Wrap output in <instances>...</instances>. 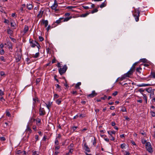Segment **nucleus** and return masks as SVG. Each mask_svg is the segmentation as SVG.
Here are the masks:
<instances>
[{
  "label": "nucleus",
  "mask_w": 155,
  "mask_h": 155,
  "mask_svg": "<svg viewBox=\"0 0 155 155\" xmlns=\"http://www.w3.org/2000/svg\"><path fill=\"white\" fill-rule=\"evenodd\" d=\"M71 18V17H67L66 18H60L59 19L57 20L52 25L51 27L48 25L46 29H50V28H53L56 26L58 25L62 22L67 21Z\"/></svg>",
  "instance_id": "nucleus-1"
},
{
  "label": "nucleus",
  "mask_w": 155,
  "mask_h": 155,
  "mask_svg": "<svg viewBox=\"0 0 155 155\" xmlns=\"http://www.w3.org/2000/svg\"><path fill=\"white\" fill-rule=\"evenodd\" d=\"M140 14V11L139 10V8L135 9L134 12H133V15L136 21H138L139 20Z\"/></svg>",
  "instance_id": "nucleus-2"
},
{
  "label": "nucleus",
  "mask_w": 155,
  "mask_h": 155,
  "mask_svg": "<svg viewBox=\"0 0 155 155\" xmlns=\"http://www.w3.org/2000/svg\"><path fill=\"white\" fill-rule=\"evenodd\" d=\"M67 69L68 67L66 65H65L62 68H60L59 69V72L61 75H62L66 72Z\"/></svg>",
  "instance_id": "nucleus-3"
},
{
  "label": "nucleus",
  "mask_w": 155,
  "mask_h": 155,
  "mask_svg": "<svg viewBox=\"0 0 155 155\" xmlns=\"http://www.w3.org/2000/svg\"><path fill=\"white\" fill-rule=\"evenodd\" d=\"M132 74L128 71L127 73L124 74L120 78V80L122 81L126 77H129Z\"/></svg>",
  "instance_id": "nucleus-4"
},
{
  "label": "nucleus",
  "mask_w": 155,
  "mask_h": 155,
  "mask_svg": "<svg viewBox=\"0 0 155 155\" xmlns=\"http://www.w3.org/2000/svg\"><path fill=\"white\" fill-rule=\"evenodd\" d=\"M97 94L95 92V91H92L91 93L87 95V97L90 98H92L96 96Z\"/></svg>",
  "instance_id": "nucleus-5"
},
{
  "label": "nucleus",
  "mask_w": 155,
  "mask_h": 155,
  "mask_svg": "<svg viewBox=\"0 0 155 155\" xmlns=\"http://www.w3.org/2000/svg\"><path fill=\"white\" fill-rule=\"evenodd\" d=\"M39 115L40 116H44L45 114V111L43 108H41V104H40V108L39 110Z\"/></svg>",
  "instance_id": "nucleus-6"
},
{
  "label": "nucleus",
  "mask_w": 155,
  "mask_h": 155,
  "mask_svg": "<svg viewBox=\"0 0 155 155\" xmlns=\"http://www.w3.org/2000/svg\"><path fill=\"white\" fill-rule=\"evenodd\" d=\"M25 131L28 133V135H30L32 132V130L29 127V124H27V128Z\"/></svg>",
  "instance_id": "nucleus-7"
},
{
  "label": "nucleus",
  "mask_w": 155,
  "mask_h": 155,
  "mask_svg": "<svg viewBox=\"0 0 155 155\" xmlns=\"http://www.w3.org/2000/svg\"><path fill=\"white\" fill-rule=\"evenodd\" d=\"M58 6L57 2L56 0H54V4L51 7L52 9H55Z\"/></svg>",
  "instance_id": "nucleus-8"
},
{
  "label": "nucleus",
  "mask_w": 155,
  "mask_h": 155,
  "mask_svg": "<svg viewBox=\"0 0 155 155\" xmlns=\"http://www.w3.org/2000/svg\"><path fill=\"white\" fill-rule=\"evenodd\" d=\"M33 106H34V107L35 106L36 104V102H37L38 103L40 102V101L38 100V98L35 97V98H33Z\"/></svg>",
  "instance_id": "nucleus-9"
},
{
  "label": "nucleus",
  "mask_w": 155,
  "mask_h": 155,
  "mask_svg": "<svg viewBox=\"0 0 155 155\" xmlns=\"http://www.w3.org/2000/svg\"><path fill=\"white\" fill-rule=\"evenodd\" d=\"M135 66L133 64L130 70L128 71L132 74L135 71Z\"/></svg>",
  "instance_id": "nucleus-10"
},
{
  "label": "nucleus",
  "mask_w": 155,
  "mask_h": 155,
  "mask_svg": "<svg viewBox=\"0 0 155 155\" xmlns=\"http://www.w3.org/2000/svg\"><path fill=\"white\" fill-rule=\"evenodd\" d=\"M84 150L85 151H87L88 152H90L91 151L90 150L89 148L88 147V146L87 145L86 143H85L84 145Z\"/></svg>",
  "instance_id": "nucleus-11"
},
{
  "label": "nucleus",
  "mask_w": 155,
  "mask_h": 155,
  "mask_svg": "<svg viewBox=\"0 0 155 155\" xmlns=\"http://www.w3.org/2000/svg\"><path fill=\"white\" fill-rule=\"evenodd\" d=\"M45 104L46 105V107L49 110H50V108L51 107L52 104V102H51L50 101H49L48 104H46L45 103Z\"/></svg>",
  "instance_id": "nucleus-12"
},
{
  "label": "nucleus",
  "mask_w": 155,
  "mask_h": 155,
  "mask_svg": "<svg viewBox=\"0 0 155 155\" xmlns=\"http://www.w3.org/2000/svg\"><path fill=\"white\" fill-rule=\"evenodd\" d=\"M43 13L44 11L41 10L39 12V14L38 15L37 17L39 18H41L42 17Z\"/></svg>",
  "instance_id": "nucleus-13"
},
{
  "label": "nucleus",
  "mask_w": 155,
  "mask_h": 155,
  "mask_svg": "<svg viewBox=\"0 0 155 155\" xmlns=\"http://www.w3.org/2000/svg\"><path fill=\"white\" fill-rule=\"evenodd\" d=\"M146 148L147 150L149 152L151 153L153 152V150L151 146L148 147H146Z\"/></svg>",
  "instance_id": "nucleus-14"
},
{
  "label": "nucleus",
  "mask_w": 155,
  "mask_h": 155,
  "mask_svg": "<svg viewBox=\"0 0 155 155\" xmlns=\"http://www.w3.org/2000/svg\"><path fill=\"white\" fill-rule=\"evenodd\" d=\"M107 4V2H106V0L105 1L103 2L100 5V7L101 8H103L106 6Z\"/></svg>",
  "instance_id": "nucleus-15"
},
{
  "label": "nucleus",
  "mask_w": 155,
  "mask_h": 155,
  "mask_svg": "<svg viewBox=\"0 0 155 155\" xmlns=\"http://www.w3.org/2000/svg\"><path fill=\"white\" fill-rule=\"evenodd\" d=\"M43 25H44L45 27H46L48 24V21L47 20H44L42 21Z\"/></svg>",
  "instance_id": "nucleus-16"
},
{
  "label": "nucleus",
  "mask_w": 155,
  "mask_h": 155,
  "mask_svg": "<svg viewBox=\"0 0 155 155\" xmlns=\"http://www.w3.org/2000/svg\"><path fill=\"white\" fill-rule=\"evenodd\" d=\"M142 68L140 67H139L137 68L136 69V72H137L139 73V74H140L141 73V72L140 71V70H141Z\"/></svg>",
  "instance_id": "nucleus-17"
},
{
  "label": "nucleus",
  "mask_w": 155,
  "mask_h": 155,
  "mask_svg": "<svg viewBox=\"0 0 155 155\" xmlns=\"http://www.w3.org/2000/svg\"><path fill=\"white\" fill-rule=\"evenodd\" d=\"M35 119L34 118H31V120L27 124H29V127H30L32 125V123L33 122L35 121Z\"/></svg>",
  "instance_id": "nucleus-18"
},
{
  "label": "nucleus",
  "mask_w": 155,
  "mask_h": 155,
  "mask_svg": "<svg viewBox=\"0 0 155 155\" xmlns=\"http://www.w3.org/2000/svg\"><path fill=\"white\" fill-rule=\"evenodd\" d=\"M90 13V12H87L86 13L84 14H82L80 16L81 17H85L87 16Z\"/></svg>",
  "instance_id": "nucleus-19"
},
{
  "label": "nucleus",
  "mask_w": 155,
  "mask_h": 155,
  "mask_svg": "<svg viewBox=\"0 0 155 155\" xmlns=\"http://www.w3.org/2000/svg\"><path fill=\"white\" fill-rule=\"evenodd\" d=\"M27 7L29 10H31L33 8V6L31 4H29V5L27 4Z\"/></svg>",
  "instance_id": "nucleus-20"
},
{
  "label": "nucleus",
  "mask_w": 155,
  "mask_h": 155,
  "mask_svg": "<svg viewBox=\"0 0 155 155\" xmlns=\"http://www.w3.org/2000/svg\"><path fill=\"white\" fill-rule=\"evenodd\" d=\"M16 59L17 62L20 61L21 59V57L20 56L16 55L15 57Z\"/></svg>",
  "instance_id": "nucleus-21"
},
{
  "label": "nucleus",
  "mask_w": 155,
  "mask_h": 155,
  "mask_svg": "<svg viewBox=\"0 0 155 155\" xmlns=\"http://www.w3.org/2000/svg\"><path fill=\"white\" fill-rule=\"evenodd\" d=\"M81 84V83L80 82H78L75 85V87L76 88L79 89L80 87L79 86Z\"/></svg>",
  "instance_id": "nucleus-22"
},
{
  "label": "nucleus",
  "mask_w": 155,
  "mask_h": 155,
  "mask_svg": "<svg viewBox=\"0 0 155 155\" xmlns=\"http://www.w3.org/2000/svg\"><path fill=\"white\" fill-rule=\"evenodd\" d=\"M28 30H21V34H22L24 35L28 31Z\"/></svg>",
  "instance_id": "nucleus-23"
},
{
  "label": "nucleus",
  "mask_w": 155,
  "mask_h": 155,
  "mask_svg": "<svg viewBox=\"0 0 155 155\" xmlns=\"http://www.w3.org/2000/svg\"><path fill=\"white\" fill-rule=\"evenodd\" d=\"M7 32L8 34H9L11 35H12L13 33V31L12 30H7Z\"/></svg>",
  "instance_id": "nucleus-24"
},
{
  "label": "nucleus",
  "mask_w": 155,
  "mask_h": 155,
  "mask_svg": "<svg viewBox=\"0 0 155 155\" xmlns=\"http://www.w3.org/2000/svg\"><path fill=\"white\" fill-rule=\"evenodd\" d=\"M56 87L57 88H58L59 89V90H58V91L59 92H60L61 91V86H60L59 84H57L56 85Z\"/></svg>",
  "instance_id": "nucleus-25"
},
{
  "label": "nucleus",
  "mask_w": 155,
  "mask_h": 155,
  "mask_svg": "<svg viewBox=\"0 0 155 155\" xmlns=\"http://www.w3.org/2000/svg\"><path fill=\"white\" fill-rule=\"evenodd\" d=\"M108 134L110 135H112V134H115V132L114 130H112L111 131H108Z\"/></svg>",
  "instance_id": "nucleus-26"
},
{
  "label": "nucleus",
  "mask_w": 155,
  "mask_h": 155,
  "mask_svg": "<svg viewBox=\"0 0 155 155\" xmlns=\"http://www.w3.org/2000/svg\"><path fill=\"white\" fill-rule=\"evenodd\" d=\"M61 99H59L56 100V102L58 105H59L61 104Z\"/></svg>",
  "instance_id": "nucleus-27"
},
{
  "label": "nucleus",
  "mask_w": 155,
  "mask_h": 155,
  "mask_svg": "<svg viewBox=\"0 0 155 155\" xmlns=\"http://www.w3.org/2000/svg\"><path fill=\"white\" fill-rule=\"evenodd\" d=\"M29 42L31 44L33 43H36V44H38V42H37L35 41H34L33 40H31V39H30Z\"/></svg>",
  "instance_id": "nucleus-28"
},
{
  "label": "nucleus",
  "mask_w": 155,
  "mask_h": 155,
  "mask_svg": "<svg viewBox=\"0 0 155 155\" xmlns=\"http://www.w3.org/2000/svg\"><path fill=\"white\" fill-rule=\"evenodd\" d=\"M143 99L145 100L146 103L147 104V97L145 94H143Z\"/></svg>",
  "instance_id": "nucleus-29"
},
{
  "label": "nucleus",
  "mask_w": 155,
  "mask_h": 155,
  "mask_svg": "<svg viewBox=\"0 0 155 155\" xmlns=\"http://www.w3.org/2000/svg\"><path fill=\"white\" fill-rule=\"evenodd\" d=\"M140 61L141 62H142L143 63H145L147 62V60L146 58H143L140 59Z\"/></svg>",
  "instance_id": "nucleus-30"
},
{
  "label": "nucleus",
  "mask_w": 155,
  "mask_h": 155,
  "mask_svg": "<svg viewBox=\"0 0 155 155\" xmlns=\"http://www.w3.org/2000/svg\"><path fill=\"white\" fill-rule=\"evenodd\" d=\"M98 11V10L97 8H95L93 10H92L91 12H90V13H91L92 14H93V13H94L96 12H97Z\"/></svg>",
  "instance_id": "nucleus-31"
},
{
  "label": "nucleus",
  "mask_w": 155,
  "mask_h": 155,
  "mask_svg": "<svg viewBox=\"0 0 155 155\" xmlns=\"http://www.w3.org/2000/svg\"><path fill=\"white\" fill-rule=\"evenodd\" d=\"M4 22L5 23L9 24L10 23V21L8 20L5 18L4 19Z\"/></svg>",
  "instance_id": "nucleus-32"
},
{
  "label": "nucleus",
  "mask_w": 155,
  "mask_h": 155,
  "mask_svg": "<svg viewBox=\"0 0 155 155\" xmlns=\"http://www.w3.org/2000/svg\"><path fill=\"white\" fill-rule=\"evenodd\" d=\"M145 146L147 147H148L151 146V144L149 142H147L145 144Z\"/></svg>",
  "instance_id": "nucleus-33"
},
{
  "label": "nucleus",
  "mask_w": 155,
  "mask_h": 155,
  "mask_svg": "<svg viewBox=\"0 0 155 155\" xmlns=\"http://www.w3.org/2000/svg\"><path fill=\"white\" fill-rule=\"evenodd\" d=\"M0 140L1 141H4L6 140V138L4 137H0Z\"/></svg>",
  "instance_id": "nucleus-34"
},
{
  "label": "nucleus",
  "mask_w": 155,
  "mask_h": 155,
  "mask_svg": "<svg viewBox=\"0 0 155 155\" xmlns=\"http://www.w3.org/2000/svg\"><path fill=\"white\" fill-rule=\"evenodd\" d=\"M146 91L148 93L151 92L152 91V88L150 87L146 90Z\"/></svg>",
  "instance_id": "nucleus-35"
},
{
  "label": "nucleus",
  "mask_w": 155,
  "mask_h": 155,
  "mask_svg": "<svg viewBox=\"0 0 155 155\" xmlns=\"http://www.w3.org/2000/svg\"><path fill=\"white\" fill-rule=\"evenodd\" d=\"M6 115L8 117H10L11 116V115L10 113L8 111H6Z\"/></svg>",
  "instance_id": "nucleus-36"
},
{
  "label": "nucleus",
  "mask_w": 155,
  "mask_h": 155,
  "mask_svg": "<svg viewBox=\"0 0 155 155\" xmlns=\"http://www.w3.org/2000/svg\"><path fill=\"white\" fill-rule=\"evenodd\" d=\"M39 52L35 54V55L33 56V57L34 58H37L38 57L39 55Z\"/></svg>",
  "instance_id": "nucleus-37"
},
{
  "label": "nucleus",
  "mask_w": 155,
  "mask_h": 155,
  "mask_svg": "<svg viewBox=\"0 0 155 155\" xmlns=\"http://www.w3.org/2000/svg\"><path fill=\"white\" fill-rule=\"evenodd\" d=\"M41 78H37L36 79V83L37 84H38V83H39L40 81H41Z\"/></svg>",
  "instance_id": "nucleus-38"
},
{
  "label": "nucleus",
  "mask_w": 155,
  "mask_h": 155,
  "mask_svg": "<svg viewBox=\"0 0 155 155\" xmlns=\"http://www.w3.org/2000/svg\"><path fill=\"white\" fill-rule=\"evenodd\" d=\"M96 139L95 138H94V139L93 140V144L94 146H95L96 144Z\"/></svg>",
  "instance_id": "nucleus-39"
},
{
  "label": "nucleus",
  "mask_w": 155,
  "mask_h": 155,
  "mask_svg": "<svg viewBox=\"0 0 155 155\" xmlns=\"http://www.w3.org/2000/svg\"><path fill=\"white\" fill-rule=\"evenodd\" d=\"M137 86L139 87H145L144 84H137Z\"/></svg>",
  "instance_id": "nucleus-40"
},
{
  "label": "nucleus",
  "mask_w": 155,
  "mask_h": 155,
  "mask_svg": "<svg viewBox=\"0 0 155 155\" xmlns=\"http://www.w3.org/2000/svg\"><path fill=\"white\" fill-rule=\"evenodd\" d=\"M5 53V51L3 49L0 50V54L1 55H2L4 54Z\"/></svg>",
  "instance_id": "nucleus-41"
},
{
  "label": "nucleus",
  "mask_w": 155,
  "mask_h": 155,
  "mask_svg": "<svg viewBox=\"0 0 155 155\" xmlns=\"http://www.w3.org/2000/svg\"><path fill=\"white\" fill-rule=\"evenodd\" d=\"M0 59H1V60H2L3 61L5 62V59L4 58V57L3 56H2L0 57Z\"/></svg>",
  "instance_id": "nucleus-42"
},
{
  "label": "nucleus",
  "mask_w": 155,
  "mask_h": 155,
  "mask_svg": "<svg viewBox=\"0 0 155 155\" xmlns=\"http://www.w3.org/2000/svg\"><path fill=\"white\" fill-rule=\"evenodd\" d=\"M11 25L12 27H15V26L16 25V24L15 23V22L13 23L12 22H11Z\"/></svg>",
  "instance_id": "nucleus-43"
},
{
  "label": "nucleus",
  "mask_w": 155,
  "mask_h": 155,
  "mask_svg": "<svg viewBox=\"0 0 155 155\" xmlns=\"http://www.w3.org/2000/svg\"><path fill=\"white\" fill-rule=\"evenodd\" d=\"M109 138L111 140H114V138L112 135H110Z\"/></svg>",
  "instance_id": "nucleus-44"
},
{
  "label": "nucleus",
  "mask_w": 155,
  "mask_h": 155,
  "mask_svg": "<svg viewBox=\"0 0 155 155\" xmlns=\"http://www.w3.org/2000/svg\"><path fill=\"white\" fill-rule=\"evenodd\" d=\"M71 93L73 94L76 95L77 94V93L76 91H73L71 92Z\"/></svg>",
  "instance_id": "nucleus-45"
},
{
  "label": "nucleus",
  "mask_w": 155,
  "mask_h": 155,
  "mask_svg": "<svg viewBox=\"0 0 155 155\" xmlns=\"http://www.w3.org/2000/svg\"><path fill=\"white\" fill-rule=\"evenodd\" d=\"M36 43H33L31 44V46L32 47H35L36 45Z\"/></svg>",
  "instance_id": "nucleus-46"
},
{
  "label": "nucleus",
  "mask_w": 155,
  "mask_h": 155,
  "mask_svg": "<svg viewBox=\"0 0 155 155\" xmlns=\"http://www.w3.org/2000/svg\"><path fill=\"white\" fill-rule=\"evenodd\" d=\"M121 111L123 112H127V110L126 108L125 107H123Z\"/></svg>",
  "instance_id": "nucleus-47"
},
{
  "label": "nucleus",
  "mask_w": 155,
  "mask_h": 155,
  "mask_svg": "<svg viewBox=\"0 0 155 155\" xmlns=\"http://www.w3.org/2000/svg\"><path fill=\"white\" fill-rule=\"evenodd\" d=\"M117 93L118 92L117 91H115L112 94V95L114 96H115L116 95H117Z\"/></svg>",
  "instance_id": "nucleus-48"
},
{
  "label": "nucleus",
  "mask_w": 155,
  "mask_h": 155,
  "mask_svg": "<svg viewBox=\"0 0 155 155\" xmlns=\"http://www.w3.org/2000/svg\"><path fill=\"white\" fill-rule=\"evenodd\" d=\"M55 144L56 145H58V141L57 138H56L55 140Z\"/></svg>",
  "instance_id": "nucleus-49"
},
{
  "label": "nucleus",
  "mask_w": 155,
  "mask_h": 155,
  "mask_svg": "<svg viewBox=\"0 0 155 155\" xmlns=\"http://www.w3.org/2000/svg\"><path fill=\"white\" fill-rule=\"evenodd\" d=\"M125 143H123L121 145V147L122 149H124L125 148Z\"/></svg>",
  "instance_id": "nucleus-50"
},
{
  "label": "nucleus",
  "mask_w": 155,
  "mask_h": 155,
  "mask_svg": "<svg viewBox=\"0 0 155 155\" xmlns=\"http://www.w3.org/2000/svg\"><path fill=\"white\" fill-rule=\"evenodd\" d=\"M75 7V6H68L67 7V8L69 9H72L73 8H74Z\"/></svg>",
  "instance_id": "nucleus-51"
},
{
  "label": "nucleus",
  "mask_w": 155,
  "mask_h": 155,
  "mask_svg": "<svg viewBox=\"0 0 155 155\" xmlns=\"http://www.w3.org/2000/svg\"><path fill=\"white\" fill-rule=\"evenodd\" d=\"M107 96L105 95L103 97H101V99L102 100H105L107 98Z\"/></svg>",
  "instance_id": "nucleus-52"
},
{
  "label": "nucleus",
  "mask_w": 155,
  "mask_h": 155,
  "mask_svg": "<svg viewBox=\"0 0 155 155\" xmlns=\"http://www.w3.org/2000/svg\"><path fill=\"white\" fill-rule=\"evenodd\" d=\"M22 151L21 150H18L17 152V154H20L21 153H22Z\"/></svg>",
  "instance_id": "nucleus-53"
},
{
  "label": "nucleus",
  "mask_w": 155,
  "mask_h": 155,
  "mask_svg": "<svg viewBox=\"0 0 155 155\" xmlns=\"http://www.w3.org/2000/svg\"><path fill=\"white\" fill-rule=\"evenodd\" d=\"M59 97V96L57 94H54V97L55 98H57Z\"/></svg>",
  "instance_id": "nucleus-54"
},
{
  "label": "nucleus",
  "mask_w": 155,
  "mask_h": 155,
  "mask_svg": "<svg viewBox=\"0 0 155 155\" xmlns=\"http://www.w3.org/2000/svg\"><path fill=\"white\" fill-rule=\"evenodd\" d=\"M60 148V146H55V150H58Z\"/></svg>",
  "instance_id": "nucleus-55"
},
{
  "label": "nucleus",
  "mask_w": 155,
  "mask_h": 155,
  "mask_svg": "<svg viewBox=\"0 0 155 155\" xmlns=\"http://www.w3.org/2000/svg\"><path fill=\"white\" fill-rule=\"evenodd\" d=\"M4 92L2 91L1 90H0V95L1 96H2L4 95Z\"/></svg>",
  "instance_id": "nucleus-56"
},
{
  "label": "nucleus",
  "mask_w": 155,
  "mask_h": 155,
  "mask_svg": "<svg viewBox=\"0 0 155 155\" xmlns=\"http://www.w3.org/2000/svg\"><path fill=\"white\" fill-rule=\"evenodd\" d=\"M151 115L153 117H155V112H153V111H151Z\"/></svg>",
  "instance_id": "nucleus-57"
},
{
  "label": "nucleus",
  "mask_w": 155,
  "mask_h": 155,
  "mask_svg": "<svg viewBox=\"0 0 155 155\" xmlns=\"http://www.w3.org/2000/svg\"><path fill=\"white\" fill-rule=\"evenodd\" d=\"M151 74L153 78H155V72H151Z\"/></svg>",
  "instance_id": "nucleus-58"
},
{
  "label": "nucleus",
  "mask_w": 155,
  "mask_h": 155,
  "mask_svg": "<svg viewBox=\"0 0 155 155\" xmlns=\"http://www.w3.org/2000/svg\"><path fill=\"white\" fill-rule=\"evenodd\" d=\"M39 38L40 41H43L44 40V38L42 37H41L40 36H39Z\"/></svg>",
  "instance_id": "nucleus-59"
},
{
  "label": "nucleus",
  "mask_w": 155,
  "mask_h": 155,
  "mask_svg": "<svg viewBox=\"0 0 155 155\" xmlns=\"http://www.w3.org/2000/svg\"><path fill=\"white\" fill-rule=\"evenodd\" d=\"M47 52L48 53H49V51H50V49L48 47L46 48Z\"/></svg>",
  "instance_id": "nucleus-60"
},
{
  "label": "nucleus",
  "mask_w": 155,
  "mask_h": 155,
  "mask_svg": "<svg viewBox=\"0 0 155 155\" xmlns=\"http://www.w3.org/2000/svg\"><path fill=\"white\" fill-rule=\"evenodd\" d=\"M84 8V9H88L90 8L88 6H82Z\"/></svg>",
  "instance_id": "nucleus-61"
},
{
  "label": "nucleus",
  "mask_w": 155,
  "mask_h": 155,
  "mask_svg": "<svg viewBox=\"0 0 155 155\" xmlns=\"http://www.w3.org/2000/svg\"><path fill=\"white\" fill-rule=\"evenodd\" d=\"M10 39H11V40L13 42H15V41L16 40L15 39L13 38H12L11 37H10Z\"/></svg>",
  "instance_id": "nucleus-62"
},
{
  "label": "nucleus",
  "mask_w": 155,
  "mask_h": 155,
  "mask_svg": "<svg viewBox=\"0 0 155 155\" xmlns=\"http://www.w3.org/2000/svg\"><path fill=\"white\" fill-rule=\"evenodd\" d=\"M73 151V149L72 148H70L69 150V153H72Z\"/></svg>",
  "instance_id": "nucleus-63"
},
{
  "label": "nucleus",
  "mask_w": 155,
  "mask_h": 155,
  "mask_svg": "<svg viewBox=\"0 0 155 155\" xmlns=\"http://www.w3.org/2000/svg\"><path fill=\"white\" fill-rule=\"evenodd\" d=\"M111 125L112 126H114L116 125V123L115 122L113 121L111 123Z\"/></svg>",
  "instance_id": "nucleus-64"
}]
</instances>
